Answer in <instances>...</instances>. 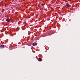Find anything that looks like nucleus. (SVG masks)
Masks as SVG:
<instances>
[{
	"label": "nucleus",
	"instance_id": "7ed1b4c3",
	"mask_svg": "<svg viewBox=\"0 0 80 80\" xmlns=\"http://www.w3.org/2000/svg\"><path fill=\"white\" fill-rule=\"evenodd\" d=\"M38 61H42V58H40L39 59H38Z\"/></svg>",
	"mask_w": 80,
	"mask_h": 80
},
{
	"label": "nucleus",
	"instance_id": "20e7f679",
	"mask_svg": "<svg viewBox=\"0 0 80 80\" xmlns=\"http://www.w3.org/2000/svg\"><path fill=\"white\" fill-rule=\"evenodd\" d=\"M66 6H67V7H69V4H68V3H67V4H66Z\"/></svg>",
	"mask_w": 80,
	"mask_h": 80
},
{
	"label": "nucleus",
	"instance_id": "f03ea898",
	"mask_svg": "<svg viewBox=\"0 0 80 80\" xmlns=\"http://www.w3.org/2000/svg\"><path fill=\"white\" fill-rule=\"evenodd\" d=\"M36 45H37V42H34V43H33V46H36Z\"/></svg>",
	"mask_w": 80,
	"mask_h": 80
},
{
	"label": "nucleus",
	"instance_id": "39448f33",
	"mask_svg": "<svg viewBox=\"0 0 80 80\" xmlns=\"http://www.w3.org/2000/svg\"><path fill=\"white\" fill-rule=\"evenodd\" d=\"M4 45H1L0 46V48H4Z\"/></svg>",
	"mask_w": 80,
	"mask_h": 80
},
{
	"label": "nucleus",
	"instance_id": "f257e3e1",
	"mask_svg": "<svg viewBox=\"0 0 80 80\" xmlns=\"http://www.w3.org/2000/svg\"><path fill=\"white\" fill-rule=\"evenodd\" d=\"M6 21L9 22L10 21V19H7L6 20Z\"/></svg>",
	"mask_w": 80,
	"mask_h": 80
},
{
	"label": "nucleus",
	"instance_id": "423d86ee",
	"mask_svg": "<svg viewBox=\"0 0 80 80\" xmlns=\"http://www.w3.org/2000/svg\"><path fill=\"white\" fill-rule=\"evenodd\" d=\"M44 5H45L44 4H41V5H42V7H44Z\"/></svg>",
	"mask_w": 80,
	"mask_h": 80
}]
</instances>
